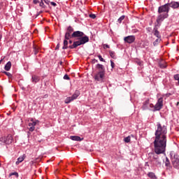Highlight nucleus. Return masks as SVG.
<instances>
[{
    "mask_svg": "<svg viewBox=\"0 0 179 179\" xmlns=\"http://www.w3.org/2000/svg\"><path fill=\"white\" fill-rule=\"evenodd\" d=\"M155 138L154 143V152L156 155H163L166 153L167 147V126L157 122V129L155 130Z\"/></svg>",
    "mask_w": 179,
    "mask_h": 179,
    "instance_id": "f257e3e1",
    "label": "nucleus"
},
{
    "mask_svg": "<svg viewBox=\"0 0 179 179\" xmlns=\"http://www.w3.org/2000/svg\"><path fill=\"white\" fill-rule=\"evenodd\" d=\"M72 38H78V41H74L73 45H69V48L70 50H73L79 47V45H83L86 43H89V36L85 35V33L80 31H73L71 34Z\"/></svg>",
    "mask_w": 179,
    "mask_h": 179,
    "instance_id": "f03ea898",
    "label": "nucleus"
},
{
    "mask_svg": "<svg viewBox=\"0 0 179 179\" xmlns=\"http://www.w3.org/2000/svg\"><path fill=\"white\" fill-rule=\"evenodd\" d=\"M169 12H170V4L165 3L158 8V13L159 14L157 17V26H162V22L164 19L169 17Z\"/></svg>",
    "mask_w": 179,
    "mask_h": 179,
    "instance_id": "7ed1b4c3",
    "label": "nucleus"
},
{
    "mask_svg": "<svg viewBox=\"0 0 179 179\" xmlns=\"http://www.w3.org/2000/svg\"><path fill=\"white\" fill-rule=\"evenodd\" d=\"M96 68L98 69V72L94 76V80L100 82L101 83H104V78H106V68L101 64H97Z\"/></svg>",
    "mask_w": 179,
    "mask_h": 179,
    "instance_id": "20e7f679",
    "label": "nucleus"
},
{
    "mask_svg": "<svg viewBox=\"0 0 179 179\" xmlns=\"http://www.w3.org/2000/svg\"><path fill=\"white\" fill-rule=\"evenodd\" d=\"M78 96H80V92H79V90H76L71 96H69L65 99L64 103L66 104H69V103L73 101V100H76Z\"/></svg>",
    "mask_w": 179,
    "mask_h": 179,
    "instance_id": "39448f33",
    "label": "nucleus"
},
{
    "mask_svg": "<svg viewBox=\"0 0 179 179\" xmlns=\"http://www.w3.org/2000/svg\"><path fill=\"white\" fill-rule=\"evenodd\" d=\"M0 141L3 142L6 145H10L13 142V137L11 134H8L6 137L0 138Z\"/></svg>",
    "mask_w": 179,
    "mask_h": 179,
    "instance_id": "423d86ee",
    "label": "nucleus"
},
{
    "mask_svg": "<svg viewBox=\"0 0 179 179\" xmlns=\"http://www.w3.org/2000/svg\"><path fill=\"white\" fill-rule=\"evenodd\" d=\"M73 33V27H72L71 26H69L67 27V29L64 36V38L66 40H70V38H72Z\"/></svg>",
    "mask_w": 179,
    "mask_h": 179,
    "instance_id": "0eeeda50",
    "label": "nucleus"
},
{
    "mask_svg": "<svg viewBox=\"0 0 179 179\" xmlns=\"http://www.w3.org/2000/svg\"><path fill=\"white\" fill-rule=\"evenodd\" d=\"M172 164L174 169L179 170V155L178 154L173 155V157L172 158Z\"/></svg>",
    "mask_w": 179,
    "mask_h": 179,
    "instance_id": "6e6552de",
    "label": "nucleus"
},
{
    "mask_svg": "<svg viewBox=\"0 0 179 179\" xmlns=\"http://www.w3.org/2000/svg\"><path fill=\"white\" fill-rule=\"evenodd\" d=\"M163 96L157 97V101L155 104V110H158V111H160V110L163 108Z\"/></svg>",
    "mask_w": 179,
    "mask_h": 179,
    "instance_id": "1a4fd4ad",
    "label": "nucleus"
},
{
    "mask_svg": "<svg viewBox=\"0 0 179 179\" xmlns=\"http://www.w3.org/2000/svg\"><path fill=\"white\" fill-rule=\"evenodd\" d=\"M135 36H128L124 38V43H127V44H132V43H135Z\"/></svg>",
    "mask_w": 179,
    "mask_h": 179,
    "instance_id": "9d476101",
    "label": "nucleus"
},
{
    "mask_svg": "<svg viewBox=\"0 0 179 179\" xmlns=\"http://www.w3.org/2000/svg\"><path fill=\"white\" fill-rule=\"evenodd\" d=\"M159 27H160V25L155 24L154 29H153V34L157 37V38H162V35H160V32L159 31Z\"/></svg>",
    "mask_w": 179,
    "mask_h": 179,
    "instance_id": "9b49d317",
    "label": "nucleus"
},
{
    "mask_svg": "<svg viewBox=\"0 0 179 179\" xmlns=\"http://www.w3.org/2000/svg\"><path fill=\"white\" fill-rule=\"evenodd\" d=\"M40 122V121L38 120H36L35 122H29V131L30 132H33V131H34V129H36V125H37V123Z\"/></svg>",
    "mask_w": 179,
    "mask_h": 179,
    "instance_id": "f8f14e48",
    "label": "nucleus"
},
{
    "mask_svg": "<svg viewBox=\"0 0 179 179\" xmlns=\"http://www.w3.org/2000/svg\"><path fill=\"white\" fill-rule=\"evenodd\" d=\"M169 8H172V9H178L179 8V2L178 1H171L169 3Z\"/></svg>",
    "mask_w": 179,
    "mask_h": 179,
    "instance_id": "ddd939ff",
    "label": "nucleus"
},
{
    "mask_svg": "<svg viewBox=\"0 0 179 179\" xmlns=\"http://www.w3.org/2000/svg\"><path fill=\"white\" fill-rule=\"evenodd\" d=\"M150 104V100L149 99H146L143 103V106L141 107L142 110H149V105Z\"/></svg>",
    "mask_w": 179,
    "mask_h": 179,
    "instance_id": "4468645a",
    "label": "nucleus"
},
{
    "mask_svg": "<svg viewBox=\"0 0 179 179\" xmlns=\"http://www.w3.org/2000/svg\"><path fill=\"white\" fill-rule=\"evenodd\" d=\"M32 83H38V82H40V76H37V75H33L31 76V79Z\"/></svg>",
    "mask_w": 179,
    "mask_h": 179,
    "instance_id": "2eb2a0df",
    "label": "nucleus"
},
{
    "mask_svg": "<svg viewBox=\"0 0 179 179\" xmlns=\"http://www.w3.org/2000/svg\"><path fill=\"white\" fill-rule=\"evenodd\" d=\"M70 139H71V141H76V142H80V141H83V138H81L79 136H71Z\"/></svg>",
    "mask_w": 179,
    "mask_h": 179,
    "instance_id": "dca6fc26",
    "label": "nucleus"
},
{
    "mask_svg": "<svg viewBox=\"0 0 179 179\" xmlns=\"http://www.w3.org/2000/svg\"><path fill=\"white\" fill-rule=\"evenodd\" d=\"M150 111H152L153 113H156V111H159V110H155L156 105H153V103H150L148 106Z\"/></svg>",
    "mask_w": 179,
    "mask_h": 179,
    "instance_id": "f3484780",
    "label": "nucleus"
},
{
    "mask_svg": "<svg viewBox=\"0 0 179 179\" xmlns=\"http://www.w3.org/2000/svg\"><path fill=\"white\" fill-rule=\"evenodd\" d=\"M12 68V62H8L4 66L5 71H10V69Z\"/></svg>",
    "mask_w": 179,
    "mask_h": 179,
    "instance_id": "a211bd4d",
    "label": "nucleus"
},
{
    "mask_svg": "<svg viewBox=\"0 0 179 179\" xmlns=\"http://www.w3.org/2000/svg\"><path fill=\"white\" fill-rule=\"evenodd\" d=\"M165 166L166 167H167V169H170L171 167V164L170 163V159H169V157H166V159H165Z\"/></svg>",
    "mask_w": 179,
    "mask_h": 179,
    "instance_id": "6ab92c4d",
    "label": "nucleus"
},
{
    "mask_svg": "<svg viewBox=\"0 0 179 179\" xmlns=\"http://www.w3.org/2000/svg\"><path fill=\"white\" fill-rule=\"evenodd\" d=\"M68 40L69 39H66L64 41V45L62 47V50H68V48H69V46H68Z\"/></svg>",
    "mask_w": 179,
    "mask_h": 179,
    "instance_id": "aec40b11",
    "label": "nucleus"
},
{
    "mask_svg": "<svg viewBox=\"0 0 179 179\" xmlns=\"http://www.w3.org/2000/svg\"><path fill=\"white\" fill-rule=\"evenodd\" d=\"M110 57H111L113 59H117V56L115 55V52L113 50L108 51Z\"/></svg>",
    "mask_w": 179,
    "mask_h": 179,
    "instance_id": "412c9836",
    "label": "nucleus"
},
{
    "mask_svg": "<svg viewBox=\"0 0 179 179\" xmlns=\"http://www.w3.org/2000/svg\"><path fill=\"white\" fill-rule=\"evenodd\" d=\"M148 176L150 178H152V179H157V177L156 176V175L155 174V173L153 172H149L148 173Z\"/></svg>",
    "mask_w": 179,
    "mask_h": 179,
    "instance_id": "4be33fe9",
    "label": "nucleus"
},
{
    "mask_svg": "<svg viewBox=\"0 0 179 179\" xmlns=\"http://www.w3.org/2000/svg\"><path fill=\"white\" fill-rule=\"evenodd\" d=\"M24 155L17 158V161L15 162V164L17 166L20 163H22L24 160Z\"/></svg>",
    "mask_w": 179,
    "mask_h": 179,
    "instance_id": "5701e85b",
    "label": "nucleus"
},
{
    "mask_svg": "<svg viewBox=\"0 0 179 179\" xmlns=\"http://www.w3.org/2000/svg\"><path fill=\"white\" fill-rule=\"evenodd\" d=\"M162 41V38H157L154 42H153V45L156 46L159 45V43Z\"/></svg>",
    "mask_w": 179,
    "mask_h": 179,
    "instance_id": "b1692460",
    "label": "nucleus"
},
{
    "mask_svg": "<svg viewBox=\"0 0 179 179\" xmlns=\"http://www.w3.org/2000/svg\"><path fill=\"white\" fill-rule=\"evenodd\" d=\"M124 141L126 143H129V142H131V136H128L127 137L124 138Z\"/></svg>",
    "mask_w": 179,
    "mask_h": 179,
    "instance_id": "393cba45",
    "label": "nucleus"
},
{
    "mask_svg": "<svg viewBox=\"0 0 179 179\" xmlns=\"http://www.w3.org/2000/svg\"><path fill=\"white\" fill-rule=\"evenodd\" d=\"M159 66L162 69H166V68H167V64H166V63H160Z\"/></svg>",
    "mask_w": 179,
    "mask_h": 179,
    "instance_id": "a878e982",
    "label": "nucleus"
},
{
    "mask_svg": "<svg viewBox=\"0 0 179 179\" xmlns=\"http://www.w3.org/2000/svg\"><path fill=\"white\" fill-rule=\"evenodd\" d=\"M3 73H4V75H6V76H8V78H9V79L12 78V73H9V72H6V71H3Z\"/></svg>",
    "mask_w": 179,
    "mask_h": 179,
    "instance_id": "bb28decb",
    "label": "nucleus"
},
{
    "mask_svg": "<svg viewBox=\"0 0 179 179\" xmlns=\"http://www.w3.org/2000/svg\"><path fill=\"white\" fill-rule=\"evenodd\" d=\"M39 6H41V8H43V9H45L46 6L44 4L43 0L41 1V2L39 3Z\"/></svg>",
    "mask_w": 179,
    "mask_h": 179,
    "instance_id": "cd10ccee",
    "label": "nucleus"
},
{
    "mask_svg": "<svg viewBox=\"0 0 179 179\" xmlns=\"http://www.w3.org/2000/svg\"><path fill=\"white\" fill-rule=\"evenodd\" d=\"M12 176H15L17 178H19V173L17 172H13L9 174L10 177H12Z\"/></svg>",
    "mask_w": 179,
    "mask_h": 179,
    "instance_id": "c85d7f7f",
    "label": "nucleus"
},
{
    "mask_svg": "<svg viewBox=\"0 0 179 179\" xmlns=\"http://www.w3.org/2000/svg\"><path fill=\"white\" fill-rule=\"evenodd\" d=\"M124 19H125V15H122L121 17H120V18L117 20V22L119 23H122V20H124Z\"/></svg>",
    "mask_w": 179,
    "mask_h": 179,
    "instance_id": "c756f323",
    "label": "nucleus"
},
{
    "mask_svg": "<svg viewBox=\"0 0 179 179\" xmlns=\"http://www.w3.org/2000/svg\"><path fill=\"white\" fill-rule=\"evenodd\" d=\"M98 58L101 62H106V60L101 57V55H99Z\"/></svg>",
    "mask_w": 179,
    "mask_h": 179,
    "instance_id": "7c9ffc66",
    "label": "nucleus"
},
{
    "mask_svg": "<svg viewBox=\"0 0 179 179\" xmlns=\"http://www.w3.org/2000/svg\"><path fill=\"white\" fill-rule=\"evenodd\" d=\"M173 78H174L175 80H178V83L179 85V74L174 75Z\"/></svg>",
    "mask_w": 179,
    "mask_h": 179,
    "instance_id": "2f4dec72",
    "label": "nucleus"
},
{
    "mask_svg": "<svg viewBox=\"0 0 179 179\" xmlns=\"http://www.w3.org/2000/svg\"><path fill=\"white\" fill-rule=\"evenodd\" d=\"M110 66L112 69H114V68H115V64L114 63V62H113V60H110Z\"/></svg>",
    "mask_w": 179,
    "mask_h": 179,
    "instance_id": "473e14b6",
    "label": "nucleus"
},
{
    "mask_svg": "<svg viewBox=\"0 0 179 179\" xmlns=\"http://www.w3.org/2000/svg\"><path fill=\"white\" fill-rule=\"evenodd\" d=\"M64 79L65 80H70L71 78H69V76H68V74H65L64 76Z\"/></svg>",
    "mask_w": 179,
    "mask_h": 179,
    "instance_id": "72a5a7b5",
    "label": "nucleus"
},
{
    "mask_svg": "<svg viewBox=\"0 0 179 179\" xmlns=\"http://www.w3.org/2000/svg\"><path fill=\"white\" fill-rule=\"evenodd\" d=\"M103 48H104V50H106V48H110V45H108V44H103Z\"/></svg>",
    "mask_w": 179,
    "mask_h": 179,
    "instance_id": "f704fd0d",
    "label": "nucleus"
},
{
    "mask_svg": "<svg viewBox=\"0 0 179 179\" xmlns=\"http://www.w3.org/2000/svg\"><path fill=\"white\" fill-rule=\"evenodd\" d=\"M43 1L45 2V3H46V5H50V3H51V1H50V0H43Z\"/></svg>",
    "mask_w": 179,
    "mask_h": 179,
    "instance_id": "c9c22d12",
    "label": "nucleus"
},
{
    "mask_svg": "<svg viewBox=\"0 0 179 179\" xmlns=\"http://www.w3.org/2000/svg\"><path fill=\"white\" fill-rule=\"evenodd\" d=\"M90 17H91V19H96V15L94 14H90Z\"/></svg>",
    "mask_w": 179,
    "mask_h": 179,
    "instance_id": "e433bc0d",
    "label": "nucleus"
},
{
    "mask_svg": "<svg viewBox=\"0 0 179 179\" xmlns=\"http://www.w3.org/2000/svg\"><path fill=\"white\" fill-rule=\"evenodd\" d=\"M33 3H34V5H37V3H40V1H38V0H34L33 1Z\"/></svg>",
    "mask_w": 179,
    "mask_h": 179,
    "instance_id": "4c0bfd02",
    "label": "nucleus"
},
{
    "mask_svg": "<svg viewBox=\"0 0 179 179\" xmlns=\"http://www.w3.org/2000/svg\"><path fill=\"white\" fill-rule=\"evenodd\" d=\"M146 30H147L148 33H150V31H152V27H147Z\"/></svg>",
    "mask_w": 179,
    "mask_h": 179,
    "instance_id": "58836bf2",
    "label": "nucleus"
},
{
    "mask_svg": "<svg viewBox=\"0 0 179 179\" xmlns=\"http://www.w3.org/2000/svg\"><path fill=\"white\" fill-rule=\"evenodd\" d=\"M50 5H52V6H55V7L57 6V3L54 1H51Z\"/></svg>",
    "mask_w": 179,
    "mask_h": 179,
    "instance_id": "ea45409f",
    "label": "nucleus"
},
{
    "mask_svg": "<svg viewBox=\"0 0 179 179\" xmlns=\"http://www.w3.org/2000/svg\"><path fill=\"white\" fill-rule=\"evenodd\" d=\"M55 50H59V43L57 45Z\"/></svg>",
    "mask_w": 179,
    "mask_h": 179,
    "instance_id": "a19ab883",
    "label": "nucleus"
},
{
    "mask_svg": "<svg viewBox=\"0 0 179 179\" xmlns=\"http://www.w3.org/2000/svg\"><path fill=\"white\" fill-rule=\"evenodd\" d=\"M153 157L154 159H155V160H157V159H159V157H157V155H155Z\"/></svg>",
    "mask_w": 179,
    "mask_h": 179,
    "instance_id": "79ce46f5",
    "label": "nucleus"
},
{
    "mask_svg": "<svg viewBox=\"0 0 179 179\" xmlns=\"http://www.w3.org/2000/svg\"><path fill=\"white\" fill-rule=\"evenodd\" d=\"M47 97H48V94H45L44 96H43L44 99H47Z\"/></svg>",
    "mask_w": 179,
    "mask_h": 179,
    "instance_id": "37998d69",
    "label": "nucleus"
},
{
    "mask_svg": "<svg viewBox=\"0 0 179 179\" xmlns=\"http://www.w3.org/2000/svg\"><path fill=\"white\" fill-rule=\"evenodd\" d=\"M30 121H31V122H35L34 119H33V118H31Z\"/></svg>",
    "mask_w": 179,
    "mask_h": 179,
    "instance_id": "c03bdc74",
    "label": "nucleus"
},
{
    "mask_svg": "<svg viewBox=\"0 0 179 179\" xmlns=\"http://www.w3.org/2000/svg\"><path fill=\"white\" fill-rule=\"evenodd\" d=\"M69 44H72V41L70 40V41H69Z\"/></svg>",
    "mask_w": 179,
    "mask_h": 179,
    "instance_id": "a18cd8bd",
    "label": "nucleus"
},
{
    "mask_svg": "<svg viewBox=\"0 0 179 179\" xmlns=\"http://www.w3.org/2000/svg\"><path fill=\"white\" fill-rule=\"evenodd\" d=\"M94 62H99L97 59H94Z\"/></svg>",
    "mask_w": 179,
    "mask_h": 179,
    "instance_id": "49530a36",
    "label": "nucleus"
},
{
    "mask_svg": "<svg viewBox=\"0 0 179 179\" xmlns=\"http://www.w3.org/2000/svg\"><path fill=\"white\" fill-rule=\"evenodd\" d=\"M2 61H3V59H1L0 60V64H1V63H2Z\"/></svg>",
    "mask_w": 179,
    "mask_h": 179,
    "instance_id": "de8ad7c7",
    "label": "nucleus"
},
{
    "mask_svg": "<svg viewBox=\"0 0 179 179\" xmlns=\"http://www.w3.org/2000/svg\"><path fill=\"white\" fill-rule=\"evenodd\" d=\"M59 64H60V65H62V62H60Z\"/></svg>",
    "mask_w": 179,
    "mask_h": 179,
    "instance_id": "09e8293b",
    "label": "nucleus"
},
{
    "mask_svg": "<svg viewBox=\"0 0 179 179\" xmlns=\"http://www.w3.org/2000/svg\"><path fill=\"white\" fill-rule=\"evenodd\" d=\"M37 54V51H35V55Z\"/></svg>",
    "mask_w": 179,
    "mask_h": 179,
    "instance_id": "8fccbe9b",
    "label": "nucleus"
},
{
    "mask_svg": "<svg viewBox=\"0 0 179 179\" xmlns=\"http://www.w3.org/2000/svg\"><path fill=\"white\" fill-rule=\"evenodd\" d=\"M178 104H179V102L177 103L176 106H178Z\"/></svg>",
    "mask_w": 179,
    "mask_h": 179,
    "instance_id": "3c124183",
    "label": "nucleus"
},
{
    "mask_svg": "<svg viewBox=\"0 0 179 179\" xmlns=\"http://www.w3.org/2000/svg\"><path fill=\"white\" fill-rule=\"evenodd\" d=\"M0 166H1V164H0Z\"/></svg>",
    "mask_w": 179,
    "mask_h": 179,
    "instance_id": "603ef678",
    "label": "nucleus"
}]
</instances>
